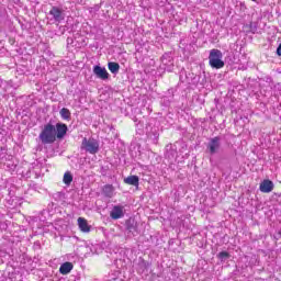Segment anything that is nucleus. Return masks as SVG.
<instances>
[{
    "mask_svg": "<svg viewBox=\"0 0 281 281\" xmlns=\"http://www.w3.org/2000/svg\"><path fill=\"white\" fill-rule=\"evenodd\" d=\"M40 142L42 144H54L56 142V125L47 123L44 125L42 132L40 133Z\"/></svg>",
    "mask_w": 281,
    "mask_h": 281,
    "instance_id": "nucleus-1",
    "label": "nucleus"
},
{
    "mask_svg": "<svg viewBox=\"0 0 281 281\" xmlns=\"http://www.w3.org/2000/svg\"><path fill=\"white\" fill-rule=\"evenodd\" d=\"M209 65L212 69H223L225 61H223V53L216 48L211 49L209 55Z\"/></svg>",
    "mask_w": 281,
    "mask_h": 281,
    "instance_id": "nucleus-2",
    "label": "nucleus"
},
{
    "mask_svg": "<svg viewBox=\"0 0 281 281\" xmlns=\"http://www.w3.org/2000/svg\"><path fill=\"white\" fill-rule=\"evenodd\" d=\"M81 148L86 150V153H90V155H95L100 151V142L95 138H83Z\"/></svg>",
    "mask_w": 281,
    "mask_h": 281,
    "instance_id": "nucleus-3",
    "label": "nucleus"
},
{
    "mask_svg": "<svg viewBox=\"0 0 281 281\" xmlns=\"http://www.w3.org/2000/svg\"><path fill=\"white\" fill-rule=\"evenodd\" d=\"M206 150L210 155H216L221 150V136L210 138Z\"/></svg>",
    "mask_w": 281,
    "mask_h": 281,
    "instance_id": "nucleus-4",
    "label": "nucleus"
},
{
    "mask_svg": "<svg viewBox=\"0 0 281 281\" xmlns=\"http://www.w3.org/2000/svg\"><path fill=\"white\" fill-rule=\"evenodd\" d=\"M160 60L165 71H172V69H175V60L172 59V53H165L161 56Z\"/></svg>",
    "mask_w": 281,
    "mask_h": 281,
    "instance_id": "nucleus-5",
    "label": "nucleus"
},
{
    "mask_svg": "<svg viewBox=\"0 0 281 281\" xmlns=\"http://www.w3.org/2000/svg\"><path fill=\"white\" fill-rule=\"evenodd\" d=\"M125 229L135 236V234H139V225L137 224V220L135 217H130L125 222Z\"/></svg>",
    "mask_w": 281,
    "mask_h": 281,
    "instance_id": "nucleus-6",
    "label": "nucleus"
},
{
    "mask_svg": "<svg viewBox=\"0 0 281 281\" xmlns=\"http://www.w3.org/2000/svg\"><path fill=\"white\" fill-rule=\"evenodd\" d=\"M49 14L56 23L65 21V12L58 7H52Z\"/></svg>",
    "mask_w": 281,
    "mask_h": 281,
    "instance_id": "nucleus-7",
    "label": "nucleus"
},
{
    "mask_svg": "<svg viewBox=\"0 0 281 281\" xmlns=\"http://www.w3.org/2000/svg\"><path fill=\"white\" fill-rule=\"evenodd\" d=\"M93 74L100 80H109V71H106V68H102V66H94Z\"/></svg>",
    "mask_w": 281,
    "mask_h": 281,
    "instance_id": "nucleus-8",
    "label": "nucleus"
},
{
    "mask_svg": "<svg viewBox=\"0 0 281 281\" xmlns=\"http://www.w3.org/2000/svg\"><path fill=\"white\" fill-rule=\"evenodd\" d=\"M110 216L113 221H117L120 218H124V206L115 205L110 212Z\"/></svg>",
    "mask_w": 281,
    "mask_h": 281,
    "instance_id": "nucleus-9",
    "label": "nucleus"
},
{
    "mask_svg": "<svg viewBox=\"0 0 281 281\" xmlns=\"http://www.w3.org/2000/svg\"><path fill=\"white\" fill-rule=\"evenodd\" d=\"M55 131H56V138L57 139H63L65 138V135H67V124L65 123H57L55 126Z\"/></svg>",
    "mask_w": 281,
    "mask_h": 281,
    "instance_id": "nucleus-10",
    "label": "nucleus"
},
{
    "mask_svg": "<svg viewBox=\"0 0 281 281\" xmlns=\"http://www.w3.org/2000/svg\"><path fill=\"white\" fill-rule=\"evenodd\" d=\"M273 188H274L273 181H271V180H263L260 183L259 190H260V192L269 194V192H273Z\"/></svg>",
    "mask_w": 281,
    "mask_h": 281,
    "instance_id": "nucleus-11",
    "label": "nucleus"
},
{
    "mask_svg": "<svg viewBox=\"0 0 281 281\" xmlns=\"http://www.w3.org/2000/svg\"><path fill=\"white\" fill-rule=\"evenodd\" d=\"M148 267H150V263L144 260V258L139 257L137 262V272L145 273V271H148Z\"/></svg>",
    "mask_w": 281,
    "mask_h": 281,
    "instance_id": "nucleus-12",
    "label": "nucleus"
},
{
    "mask_svg": "<svg viewBox=\"0 0 281 281\" xmlns=\"http://www.w3.org/2000/svg\"><path fill=\"white\" fill-rule=\"evenodd\" d=\"M78 225L79 229H81V232H83L85 234H89V232H91V226H89V223H87V220H85L83 217L78 218Z\"/></svg>",
    "mask_w": 281,
    "mask_h": 281,
    "instance_id": "nucleus-13",
    "label": "nucleus"
},
{
    "mask_svg": "<svg viewBox=\"0 0 281 281\" xmlns=\"http://www.w3.org/2000/svg\"><path fill=\"white\" fill-rule=\"evenodd\" d=\"M72 269H74V263L67 261L60 266L59 273H61L63 276H67V273H71Z\"/></svg>",
    "mask_w": 281,
    "mask_h": 281,
    "instance_id": "nucleus-14",
    "label": "nucleus"
},
{
    "mask_svg": "<svg viewBox=\"0 0 281 281\" xmlns=\"http://www.w3.org/2000/svg\"><path fill=\"white\" fill-rule=\"evenodd\" d=\"M124 183L127 186H134L137 188L139 186V177L137 176H128L127 178L124 179Z\"/></svg>",
    "mask_w": 281,
    "mask_h": 281,
    "instance_id": "nucleus-15",
    "label": "nucleus"
},
{
    "mask_svg": "<svg viewBox=\"0 0 281 281\" xmlns=\"http://www.w3.org/2000/svg\"><path fill=\"white\" fill-rule=\"evenodd\" d=\"M60 117L61 120H66L67 122H69L71 120V111H69V109L67 108H63L59 111Z\"/></svg>",
    "mask_w": 281,
    "mask_h": 281,
    "instance_id": "nucleus-16",
    "label": "nucleus"
},
{
    "mask_svg": "<svg viewBox=\"0 0 281 281\" xmlns=\"http://www.w3.org/2000/svg\"><path fill=\"white\" fill-rule=\"evenodd\" d=\"M108 69L111 71V74H120V64L115 61H110L108 64Z\"/></svg>",
    "mask_w": 281,
    "mask_h": 281,
    "instance_id": "nucleus-17",
    "label": "nucleus"
},
{
    "mask_svg": "<svg viewBox=\"0 0 281 281\" xmlns=\"http://www.w3.org/2000/svg\"><path fill=\"white\" fill-rule=\"evenodd\" d=\"M104 196L108 199H111L113 196V186L112 184H105L102 190Z\"/></svg>",
    "mask_w": 281,
    "mask_h": 281,
    "instance_id": "nucleus-18",
    "label": "nucleus"
},
{
    "mask_svg": "<svg viewBox=\"0 0 281 281\" xmlns=\"http://www.w3.org/2000/svg\"><path fill=\"white\" fill-rule=\"evenodd\" d=\"M74 181V176L71 175V172L66 171L64 175V183L65 186H71V182Z\"/></svg>",
    "mask_w": 281,
    "mask_h": 281,
    "instance_id": "nucleus-19",
    "label": "nucleus"
},
{
    "mask_svg": "<svg viewBox=\"0 0 281 281\" xmlns=\"http://www.w3.org/2000/svg\"><path fill=\"white\" fill-rule=\"evenodd\" d=\"M229 257H231V255H229V252H227V251H221V252H218V255H217V258H218L222 262H225V260H229Z\"/></svg>",
    "mask_w": 281,
    "mask_h": 281,
    "instance_id": "nucleus-20",
    "label": "nucleus"
},
{
    "mask_svg": "<svg viewBox=\"0 0 281 281\" xmlns=\"http://www.w3.org/2000/svg\"><path fill=\"white\" fill-rule=\"evenodd\" d=\"M277 54H278V56H281V44L277 48Z\"/></svg>",
    "mask_w": 281,
    "mask_h": 281,
    "instance_id": "nucleus-21",
    "label": "nucleus"
},
{
    "mask_svg": "<svg viewBox=\"0 0 281 281\" xmlns=\"http://www.w3.org/2000/svg\"><path fill=\"white\" fill-rule=\"evenodd\" d=\"M67 43H68V44H69V43H74V40L70 38V37H68V38H67Z\"/></svg>",
    "mask_w": 281,
    "mask_h": 281,
    "instance_id": "nucleus-22",
    "label": "nucleus"
},
{
    "mask_svg": "<svg viewBox=\"0 0 281 281\" xmlns=\"http://www.w3.org/2000/svg\"><path fill=\"white\" fill-rule=\"evenodd\" d=\"M251 1H254L256 3V1H258V0H251Z\"/></svg>",
    "mask_w": 281,
    "mask_h": 281,
    "instance_id": "nucleus-23",
    "label": "nucleus"
}]
</instances>
